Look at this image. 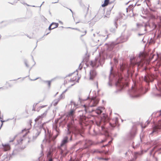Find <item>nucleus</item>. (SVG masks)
Listing matches in <instances>:
<instances>
[{"instance_id": "obj_59", "label": "nucleus", "mask_w": 161, "mask_h": 161, "mask_svg": "<svg viewBox=\"0 0 161 161\" xmlns=\"http://www.w3.org/2000/svg\"><path fill=\"white\" fill-rule=\"evenodd\" d=\"M58 2V0L57 1H56V2H52V4L55 3H57Z\"/></svg>"}, {"instance_id": "obj_34", "label": "nucleus", "mask_w": 161, "mask_h": 161, "mask_svg": "<svg viewBox=\"0 0 161 161\" xmlns=\"http://www.w3.org/2000/svg\"><path fill=\"white\" fill-rule=\"evenodd\" d=\"M25 18H21L17 19L16 20L18 22H22L25 21Z\"/></svg>"}, {"instance_id": "obj_53", "label": "nucleus", "mask_w": 161, "mask_h": 161, "mask_svg": "<svg viewBox=\"0 0 161 161\" xmlns=\"http://www.w3.org/2000/svg\"><path fill=\"white\" fill-rule=\"evenodd\" d=\"M74 73H71V74H69L68 75H66V77H67V76H70L72 74H73Z\"/></svg>"}, {"instance_id": "obj_24", "label": "nucleus", "mask_w": 161, "mask_h": 161, "mask_svg": "<svg viewBox=\"0 0 161 161\" xmlns=\"http://www.w3.org/2000/svg\"><path fill=\"white\" fill-rule=\"evenodd\" d=\"M103 108L102 107H98L96 109H92V111H95L96 113L98 114H100L102 112V109Z\"/></svg>"}, {"instance_id": "obj_22", "label": "nucleus", "mask_w": 161, "mask_h": 161, "mask_svg": "<svg viewBox=\"0 0 161 161\" xmlns=\"http://www.w3.org/2000/svg\"><path fill=\"white\" fill-rule=\"evenodd\" d=\"M47 111H46L41 115L38 116L37 118L35 119V121L36 122L37 121H38L40 119H42L44 117H45L47 115Z\"/></svg>"}, {"instance_id": "obj_63", "label": "nucleus", "mask_w": 161, "mask_h": 161, "mask_svg": "<svg viewBox=\"0 0 161 161\" xmlns=\"http://www.w3.org/2000/svg\"><path fill=\"white\" fill-rule=\"evenodd\" d=\"M69 161H77V160H72L71 159H70V160H69Z\"/></svg>"}, {"instance_id": "obj_50", "label": "nucleus", "mask_w": 161, "mask_h": 161, "mask_svg": "<svg viewBox=\"0 0 161 161\" xmlns=\"http://www.w3.org/2000/svg\"><path fill=\"white\" fill-rule=\"evenodd\" d=\"M114 62L115 64H117L118 63V60L116 58H114Z\"/></svg>"}, {"instance_id": "obj_5", "label": "nucleus", "mask_w": 161, "mask_h": 161, "mask_svg": "<svg viewBox=\"0 0 161 161\" xmlns=\"http://www.w3.org/2000/svg\"><path fill=\"white\" fill-rule=\"evenodd\" d=\"M99 99L95 97H92L90 99L88 103L84 105V107L86 109H88L90 108H92L96 106L98 103Z\"/></svg>"}, {"instance_id": "obj_4", "label": "nucleus", "mask_w": 161, "mask_h": 161, "mask_svg": "<svg viewBox=\"0 0 161 161\" xmlns=\"http://www.w3.org/2000/svg\"><path fill=\"white\" fill-rule=\"evenodd\" d=\"M143 88L142 87H138L137 86H135L134 87L132 86L131 89L128 91V93L130 97H137L143 93Z\"/></svg>"}, {"instance_id": "obj_9", "label": "nucleus", "mask_w": 161, "mask_h": 161, "mask_svg": "<svg viewBox=\"0 0 161 161\" xmlns=\"http://www.w3.org/2000/svg\"><path fill=\"white\" fill-rule=\"evenodd\" d=\"M44 125V124H40L38 127H37L36 128V129L37 130V132L36 133L35 135L33 136V137H32V140H30L28 141V142H31V141H34L36 138L40 134L41 131L42 130H43L45 132V133H46V130L45 128L44 127H43V125Z\"/></svg>"}, {"instance_id": "obj_48", "label": "nucleus", "mask_w": 161, "mask_h": 161, "mask_svg": "<svg viewBox=\"0 0 161 161\" xmlns=\"http://www.w3.org/2000/svg\"><path fill=\"white\" fill-rule=\"evenodd\" d=\"M24 63L25 64V65L27 67H29V65L27 64V61L26 60H24Z\"/></svg>"}, {"instance_id": "obj_60", "label": "nucleus", "mask_w": 161, "mask_h": 161, "mask_svg": "<svg viewBox=\"0 0 161 161\" xmlns=\"http://www.w3.org/2000/svg\"><path fill=\"white\" fill-rule=\"evenodd\" d=\"M158 150L159 151L161 150V147L158 148Z\"/></svg>"}, {"instance_id": "obj_37", "label": "nucleus", "mask_w": 161, "mask_h": 161, "mask_svg": "<svg viewBox=\"0 0 161 161\" xmlns=\"http://www.w3.org/2000/svg\"><path fill=\"white\" fill-rule=\"evenodd\" d=\"M97 159L99 160H103L107 161L109 159L108 158H104L102 157H97Z\"/></svg>"}, {"instance_id": "obj_12", "label": "nucleus", "mask_w": 161, "mask_h": 161, "mask_svg": "<svg viewBox=\"0 0 161 161\" xmlns=\"http://www.w3.org/2000/svg\"><path fill=\"white\" fill-rule=\"evenodd\" d=\"M152 94L153 96L161 97V88L158 86H155L153 89Z\"/></svg>"}, {"instance_id": "obj_47", "label": "nucleus", "mask_w": 161, "mask_h": 161, "mask_svg": "<svg viewBox=\"0 0 161 161\" xmlns=\"http://www.w3.org/2000/svg\"><path fill=\"white\" fill-rule=\"evenodd\" d=\"M132 146L133 147V148H136V147H138L139 146V144H137L136 145V146H135V147L134 146V144H132Z\"/></svg>"}, {"instance_id": "obj_38", "label": "nucleus", "mask_w": 161, "mask_h": 161, "mask_svg": "<svg viewBox=\"0 0 161 161\" xmlns=\"http://www.w3.org/2000/svg\"><path fill=\"white\" fill-rule=\"evenodd\" d=\"M92 152L93 153H100L102 152V151H99L98 150V149H95V150H93L92 151Z\"/></svg>"}, {"instance_id": "obj_40", "label": "nucleus", "mask_w": 161, "mask_h": 161, "mask_svg": "<svg viewBox=\"0 0 161 161\" xmlns=\"http://www.w3.org/2000/svg\"><path fill=\"white\" fill-rule=\"evenodd\" d=\"M65 96L64 94L63 93L60 95L59 97L58 98H60V100L61 99L64 98V97Z\"/></svg>"}, {"instance_id": "obj_41", "label": "nucleus", "mask_w": 161, "mask_h": 161, "mask_svg": "<svg viewBox=\"0 0 161 161\" xmlns=\"http://www.w3.org/2000/svg\"><path fill=\"white\" fill-rule=\"evenodd\" d=\"M43 82L44 83H47L48 85L49 86H50L51 84V81H48V80H46V81H43Z\"/></svg>"}, {"instance_id": "obj_16", "label": "nucleus", "mask_w": 161, "mask_h": 161, "mask_svg": "<svg viewBox=\"0 0 161 161\" xmlns=\"http://www.w3.org/2000/svg\"><path fill=\"white\" fill-rule=\"evenodd\" d=\"M161 130V124L158 123L155 124L153 126V131L150 133L152 134L153 133H158Z\"/></svg>"}, {"instance_id": "obj_2", "label": "nucleus", "mask_w": 161, "mask_h": 161, "mask_svg": "<svg viewBox=\"0 0 161 161\" xmlns=\"http://www.w3.org/2000/svg\"><path fill=\"white\" fill-rule=\"evenodd\" d=\"M113 68L112 67L110 70V74L109 76V82L108 84L109 86L111 87L112 86V81L113 80H115L116 81L115 84V86L116 87V90L115 91V92L118 93L122 90L124 86V84L122 81L119 78L117 80L115 78V74L113 72Z\"/></svg>"}, {"instance_id": "obj_1", "label": "nucleus", "mask_w": 161, "mask_h": 161, "mask_svg": "<svg viewBox=\"0 0 161 161\" xmlns=\"http://www.w3.org/2000/svg\"><path fill=\"white\" fill-rule=\"evenodd\" d=\"M97 125L99 127V130H102L105 132H106L107 130V125H109L112 127H114L118 125V119L117 117H115L112 119V122H108V119L107 117H106L103 116V118H102L100 121L96 122Z\"/></svg>"}, {"instance_id": "obj_49", "label": "nucleus", "mask_w": 161, "mask_h": 161, "mask_svg": "<svg viewBox=\"0 0 161 161\" xmlns=\"http://www.w3.org/2000/svg\"><path fill=\"white\" fill-rule=\"evenodd\" d=\"M70 104H71V105L73 104L75 106L76 105V104L75 102L72 101H71Z\"/></svg>"}, {"instance_id": "obj_57", "label": "nucleus", "mask_w": 161, "mask_h": 161, "mask_svg": "<svg viewBox=\"0 0 161 161\" xmlns=\"http://www.w3.org/2000/svg\"><path fill=\"white\" fill-rule=\"evenodd\" d=\"M67 91V89H66L62 93L63 94H64Z\"/></svg>"}, {"instance_id": "obj_45", "label": "nucleus", "mask_w": 161, "mask_h": 161, "mask_svg": "<svg viewBox=\"0 0 161 161\" xmlns=\"http://www.w3.org/2000/svg\"><path fill=\"white\" fill-rule=\"evenodd\" d=\"M155 147H154L153 148H152V149L151 150L150 152V154L151 155L153 154V152L154 151V149H155Z\"/></svg>"}, {"instance_id": "obj_36", "label": "nucleus", "mask_w": 161, "mask_h": 161, "mask_svg": "<svg viewBox=\"0 0 161 161\" xmlns=\"http://www.w3.org/2000/svg\"><path fill=\"white\" fill-rule=\"evenodd\" d=\"M146 125H145V126H143L142 125V129H144V128H145L146 127V126L150 124V121H149L148 120H147L146 122Z\"/></svg>"}, {"instance_id": "obj_29", "label": "nucleus", "mask_w": 161, "mask_h": 161, "mask_svg": "<svg viewBox=\"0 0 161 161\" xmlns=\"http://www.w3.org/2000/svg\"><path fill=\"white\" fill-rule=\"evenodd\" d=\"M19 153L18 150L17 149H14L11 154V157H13Z\"/></svg>"}, {"instance_id": "obj_64", "label": "nucleus", "mask_w": 161, "mask_h": 161, "mask_svg": "<svg viewBox=\"0 0 161 161\" xmlns=\"http://www.w3.org/2000/svg\"><path fill=\"white\" fill-rule=\"evenodd\" d=\"M69 161H77V160H72L71 159H70V160H69Z\"/></svg>"}, {"instance_id": "obj_28", "label": "nucleus", "mask_w": 161, "mask_h": 161, "mask_svg": "<svg viewBox=\"0 0 161 161\" xmlns=\"http://www.w3.org/2000/svg\"><path fill=\"white\" fill-rule=\"evenodd\" d=\"M127 65L125 64H122L120 65V69L121 71H123L124 70L127 69Z\"/></svg>"}, {"instance_id": "obj_23", "label": "nucleus", "mask_w": 161, "mask_h": 161, "mask_svg": "<svg viewBox=\"0 0 161 161\" xmlns=\"http://www.w3.org/2000/svg\"><path fill=\"white\" fill-rule=\"evenodd\" d=\"M58 23L53 22L49 26L48 29L49 30H51L58 26Z\"/></svg>"}, {"instance_id": "obj_51", "label": "nucleus", "mask_w": 161, "mask_h": 161, "mask_svg": "<svg viewBox=\"0 0 161 161\" xmlns=\"http://www.w3.org/2000/svg\"><path fill=\"white\" fill-rule=\"evenodd\" d=\"M53 159L52 158V157H50L48 158V161H53Z\"/></svg>"}, {"instance_id": "obj_46", "label": "nucleus", "mask_w": 161, "mask_h": 161, "mask_svg": "<svg viewBox=\"0 0 161 161\" xmlns=\"http://www.w3.org/2000/svg\"><path fill=\"white\" fill-rule=\"evenodd\" d=\"M147 26H150L149 25V24H148V23H146L145 24V25H144V26L145 27V28L144 29V31H147V29H146V27Z\"/></svg>"}, {"instance_id": "obj_55", "label": "nucleus", "mask_w": 161, "mask_h": 161, "mask_svg": "<svg viewBox=\"0 0 161 161\" xmlns=\"http://www.w3.org/2000/svg\"><path fill=\"white\" fill-rule=\"evenodd\" d=\"M144 34V33H142V34L139 33V34H138V36H141V35H143Z\"/></svg>"}, {"instance_id": "obj_58", "label": "nucleus", "mask_w": 161, "mask_h": 161, "mask_svg": "<svg viewBox=\"0 0 161 161\" xmlns=\"http://www.w3.org/2000/svg\"><path fill=\"white\" fill-rule=\"evenodd\" d=\"M72 140V136H71L70 139H69V141H71Z\"/></svg>"}, {"instance_id": "obj_54", "label": "nucleus", "mask_w": 161, "mask_h": 161, "mask_svg": "<svg viewBox=\"0 0 161 161\" xmlns=\"http://www.w3.org/2000/svg\"><path fill=\"white\" fill-rule=\"evenodd\" d=\"M147 69V68L145 67H144L142 69L143 70H145V71Z\"/></svg>"}, {"instance_id": "obj_20", "label": "nucleus", "mask_w": 161, "mask_h": 161, "mask_svg": "<svg viewBox=\"0 0 161 161\" xmlns=\"http://www.w3.org/2000/svg\"><path fill=\"white\" fill-rule=\"evenodd\" d=\"M136 134V130L134 129H133L130 131V133L127 135V137L129 139H131L135 137Z\"/></svg>"}, {"instance_id": "obj_26", "label": "nucleus", "mask_w": 161, "mask_h": 161, "mask_svg": "<svg viewBox=\"0 0 161 161\" xmlns=\"http://www.w3.org/2000/svg\"><path fill=\"white\" fill-rule=\"evenodd\" d=\"M2 145L3 147V149L4 151H7L10 149V147L9 145L7 144H2Z\"/></svg>"}, {"instance_id": "obj_32", "label": "nucleus", "mask_w": 161, "mask_h": 161, "mask_svg": "<svg viewBox=\"0 0 161 161\" xmlns=\"http://www.w3.org/2000/svg\"><path fill=\"white\" fill-rule=\"evenodd\" d=\"M81 141H79L76 142V143L72 145V146L71 147L72 148L74 149L75 148V146L78 145H81Z\"/></svg>"}, {"instance_id": "obj_62", "label": "nucleus", "mask_w": 161, "mask_h": 161, "mask_svg": "<svg viewBox=\"0 0 161 161\" xmlns=\"http://www.w3.org/2000/svg\"><path fill=\"white\" fill-rule=\"evenodd\" d=\"M159 115L161 116V110H160V111L159 112Z\"/></svg>"}, {"instance_id": "obj_3", "label": "nucleus", "mask_w": 161, "mask_h": 161, "mask_svg": "<svg viewBox=\"0 0 161 161\" xmlns=\"http://www.w3.org/2000/svg\"><path fill=\"white\" fill-rule=\"evenodd\" d=\"M104 13V10H99L97 13L95 15V17L93 18L90 17V14H87V13L85 16V20L83 21L82 22L84 23H86L89 22L92 19L94 20L95 22H96L99 20L103 16Z\"/></svg>"}, {"instance_id": "obj_15", "label": "nucleus", "mask_w": 161, "mask_h": 161, "mask_svg": "<svg viewBox=\"0 0 161 161\" xmlns=\"http://www.w3.org/2000/svg\"><path fill=\"white\" fill-rule=\"evenodd\" d=\"M68 137L67 136H65L64 137L61 141L60 145L58 147V149L61 150V154H62L63 153V151L62 147L63 146H64V149H65V146L66 144L68 142Z\"/></svg>"}, {"instance_id": "obj_35", "label": "nucleus", "mask_w": 161, "mask_h": 161, "mask_svg": "<svg viewBox=\"0 0 161 161\" xmlns=\"http://www.w3.org/2000/svg\"><path fill=\"white\" fill-rule=\"evenodd\" d=\"M109 2V0H105L104 3L102 4V7H104L105 6H107Z\"/></svg>"}, {"instance_id": "obj_8", "label": "nucleus", "mask_w": 161, "mask_h": 161, "mask_svg": "<svg viewBox=\"0 0 161 161\" xmlns=\"http://www.w3.org/2000/svg\"><path fill=\"white\" fill-rule=\"evenodd\" d=\"M103 61H104V59H102L99 55L96 57L94 61H91L90 64L92 67H97L102 64Z\"/></svg>"}, {"instance_id": "obj_27", "label": "nucleus", "mask_w": 161, "mask_h": 161, "mask_svg": "<svg viewBox=\"0 0 161 161\" xmlns=\"http://www.w3.org/2000/svg\"><path fill=\"white\" fill-rule=\"evenodd\" d=\"M134 64H137L138 65V68H140L142 67L144 64V63L143 61H140L139 62H136V63H133Z\"/></svg>"}, {"instance_id": "obj_39", "label": "nucleus", "mask_w": 161, "mask_h": 161, "mask_svg": "<svg viewBox=\"0 0 161 161\" xmlns=\"http://www.w3.org/2000/svg\"><path fill=\"white\" fill-rule=\"evenodd\" d=\"M138 153H134V158H133V159L134 160H135L136 159V158H137V155L138 154Z\"/></svg>"}, {"instance_id": "obj_6", "label": "nucleus", "mask_w": 161, "mask_h": 161, "mask_svg": "<svg viewBox=\"0 0 161 161\" xmlns=\"http://www.w3.org/2000/svg\"><path fill=\"white\" fill-rule=\"evenodd\" d=\"M53 129L56 131V134L53 137H52L50 134H49L47 138L46 137L45 135V139L43 140V142H47L48 143H50L52 141H54V140L56 139L59 134V130L58 127V125H55L53 126Z\"/></svg>"}, {"instance_id": "obj_52", "label": "nucleus", "mask_w": 161, "mask_h": 161, "mask_svg": "<svg viewBox=\"0 0 161 161\" xmlns=\"http://www.w3.org/2000/svg\"><path fill=\"white\" fill-rule=\"evenodd\" d=\"M81 64H80V65H79V69H80H80L82 68V66H81V67H80V66H81Z\"/></svg>"}, {"instance_id": "obj_14", "label": "nucleus", "mask_w": 161, "mask_h": 161, "mask_svg": "<svg viewBox=\"0 0 161 161\" xmlns=\"http://www.w3.org/2000/svg\"><path fill=\"white\" fill-rule=\"evenodd\" d=\"M27 133H26L25 134H23L22 133H20L14 136V138L12 140L9 141L10 142H12L15 138L17 139V140L18 144H20L22 142L23 140L24 136L26 135Z\"/></svg>"}, {"instance_id": "obj_19", "label": "nucleus", "mask_w": 161, "mask_h": 161, "mask_svg": "<svg viewBox=\"0 0 161 161\" xmlns=\"http://www.w3.org/2000/svg\"><path fill=\"white\" fill-rule=\"evenodd\" d=\"M75 110L73 109H71L70 111L67 113V116L69 118L73 119L75 117Z\"/></svg>"}, {"instance_id": "obj_31", "label": "nucleus", "mask_w": 161, "mask_h": 161, "mask_svg": "<svg viewBox=\"0 0 161 161\" xmlns=\"http://www.w3.org/2000/svg\"><path fill=\"white\" fill-rule=\"evenodd\" d=\"M0 161H8V158L6 155H4L1 158L0 157Z\"/></svg>"}, {"instance_id": "obj_13", "label": "nucleus", "mask_w": 161, "mask_h": 161, "mask_svg": "<svg viewBox=\"0 0 161 161\" xmlns=\"http://www.w3.org/2000/svg\"><path fill=\"white\" fill-rule=\"evenodd\" d=\"M81 145L82 147L81 148L82 150L88 148L91 146L92 142L91 140H85L81 141Z\"/></svg>"}, {"instance_id": "obj_44", "label": "nucleus", "mask_w": 161, "mask_h": 161, "mask_svg": "<svg viewBox=\"0 0 161 161\" xmlns=\"http://www.w3.org/2000/svg\"><path fill=\"white\" fill-rule=\"evenodd\" d=\"M47 157L49 158V157H52V155L51 154V152H49L47 154Z\"/></svg>"}, {"instance_id": "obj_10", "label": "nucleus", "mask_w": 161, "mask_h": 161, "mask_svg": "<svg viewBox=\"0 0 161 161\" xmlns=\"http://www.w3.org/2000/svg\"><path fill=\"white\" fill-rule=\"evenodd\" d=\"M142 78L145 82L147 84L150 82H153L155 79L154 75L152 73H147L144 76H142Z\"/></svg>"}, {"instance_id": "obj_61", "label": "nucleus", "mask_w": 161, "mask_h": 161, "mask_svg": "<svg viewBox=\"0 0 161 161\" xmlns=\"http://www.w3.org/2000/svg\"><path fill=\"white\" fill-rule=\"evenodd\" d=\"M146 161H150V159L148 158H147L146 159Z\"/></svg>"}, {"instance_id": "obj_42", "label": "nucleus", "mask_w": 161, "mask_h": 161, "mask_svg": "<svg viewBox=\"0 0 161 161\" xmlns=\"http://www.w3.org/2000/svg\"><path fill=\"white\" fill-rule=\"evenodd\" d=\"M83 6L85 7L84 10H85V12L86 13L89 10V7H85V6H84V5H83ZM88 7H89V6H88Z\"/></svg>"}, {"instance_id": "obj_21", "label": "nucleus", "mask_w": 161, "mask_h": 161, "mask_svg": "<svg viewBox=\"0 0 161 161\" xmlns=\"http://www.w3.org/2000/svg\"><path fill=\"white\" fill-rule=\"evenodd\" d=\"M97 75V73L94 69H92L90 72V79L93 80Z\"/></svg>"}, {"instance_id": "obj_43", "label": "nucleus", "mask_w": 161, "mask_h": 161, "mask_svg": "<svg viewBox=\"0 0 161 161\" xmlns=\"http://www.w3.org/2000/svg\"><path fill=\"white\" fill-rule=\"evenodd\" d=\"M89 98V96H88V97H87V98L86 99H83L80 98V97H79V99L80 101V102H81V101H86V100H87Z\"/></svg>"}, {"instance_id": "obj_17", "label": "nucleus", "mask_w": 161, "mask_h": 161, "mask_svg": "<svg viewBox=\"0 0 161 161\" xmlns=\"http://www.w3.org/2000/svg\"><path fill=\"white\" fill-rule=\"evenodd\" d=\"M125 41L124 40H122L119 42L116 43L114 42L110 43L108 44H105V45L106 46L108 47L107 49L109 51L112 50L114 47V46L119 43L122 42H124Z\"/></svg>"}, {"instance_id": "obj_11", "label": "nucleus", "mask_w": 161, "mask_h": 161, "mask_svg": "<svg viewBox=\"0 0 161 161\" xmlns=\"http://www.w3.org/2000/svg\"><path fill=\"white\" fill-rule=\"evenodd\" d=\"M77 120L76 119L75 120L74 118L71 119V120L69 123V124L68 125V127L69 128L68 130V134H70L71 132L70 131L69 129L72 128L73 130H76V124Z\"/></svg>"}, {"instance_id": "obj_56", "label": "nucleus", "mask_w": 161, "mask_h": 161, "mask_svg": "<svg viewBox=\"0 0 161 161\" xmlns=\"http://www.w3.org/2000/svg\"><path fill=\"white\" fill-rule=\"evenodd\" d=\"M108 144H107L106 145H103L102 146V147H105V146H108Z\"/></svg>"}, {"instance_id": "obj_18", "label": "nucleus", "mask_w": 161, "mask_h": 161, "mask_svg": "<svg viewBox=\"0 0 161 161\" xmlns=\"http://www.w3.org/2000/svg\"><path fill=\"white\" fill-rule=\"evenodd\" d=\"M126 17L125 15L122 13H119V16L116 17L114 20V23L115 25H116L117 21L120 19H126Z\"/></svg>"}, {"instance_id": "obj_25", "label": "nucleus", "mask_w": 161, "mask_h": 161, "mask_svg": "<svg viewBox=\"0 0 161 161\" xmlns=\"http://www.w3.org/2000/svg\"><path fill=\"white\" fill-rule=\"evenodd\" d=\"M113 6L110 7L106 12V14L104 16V18L107 17L109 18L110 17V15L111 12V10L113 8Z\"/></svg>"}, {"instance_id": "obj_7", "label": "nucleus", "mask_w": 161, "mask_h": 161, "mask_svg": "<svg viewBox=\"0 0 161 161\" xmlns=\"http://www.w3.org/2000/svg\"><path fill=\"white\" fill-rule=\"evenodd\" d=\"M53 129L56 131V134L53 137H52L50 134H49L47 138L46 137L45 135V139L43 140V142H47L48 143H50L52 141H54V140L56 139L59 134V130L58 127V125H55L53 126Z\"/></svg>"}, {"instance_id": "obj_30", "label": "nucleus", "mask_w": 161, "mask_h": 161, "mask_svg": "<svg viewBox=\"0 0 161 161\" xmlns=\"http://www.w3.org/2000/svg\"><path fill=\"white\" fill-rule=\"evenodd\" d=\"M114 27H112L110 29V31L111 32H112V33H114V32H115L116 31V29L117 28V26L118 25H117V24H116V25H115L114 24Z\"/></svg>"}, {"instance_id": "obj_33", "label": "nucleus", "mask_w": 161, "mask_h": 161, "mask_svg": "<svg viewBox=\"0 0 161 161\" xmlns=\"http://www.w3.org/2000/svg\"><path fill=\"white\" fill-rule=\"evenodd\" d=\"M60 100V98H57L54 100L53 102L54 106H56Z\"/></svg>"}]
</instances>
